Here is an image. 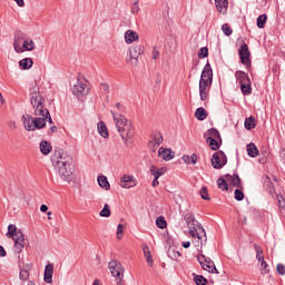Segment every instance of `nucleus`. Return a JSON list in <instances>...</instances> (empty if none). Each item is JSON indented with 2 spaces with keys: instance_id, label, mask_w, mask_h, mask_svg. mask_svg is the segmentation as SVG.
Returning <instances> with one entry per match:
<instances>
[{
  "instance_id": "38",
  "label": "nucleus",
  "mask_w": 285,
  "mask_h": 285,
  "mask_svg": "<svg viewBox=\"0 0 285 285\" xmlns=\"http://www.w3.org/2000/svg\"><path fill=\"white\" fill-rule=\"evenodd\" d=\"M217 186L220 190H228V183H226V178L223 177L217 179Z\"/></svg>"
},
{
  "instance_id": "60",
  "label": "nucleus",
  "mask_w": 285,
  "mask_h": 285,
  "mask_svg": "<svg viewBox=\"0 0 285 285\" xmlns=\"http://www.w3.org/2000/svg\"><path fill=\"white\" fill-rule=\"evenodd\" d=\"M154 188H157L159 186V178L154 177L153 184Z\"/></svg>"
},
{
  "instance_id": "13",
  "label": "nucleus",
  "mask_w": 285,
  "mask_h": 285,
  "mask_svg": "<svg viewBox=\"0 0 285 285\" xmlns=\"http://www.w3.org/2000/svg\"><path fill=\"white\" fill-rule=\"evenodd\" d=\"M122 188H135L137 186V180H135V177L132 175H124L120 178V184Z\"/></svg>"
},
{
  "instance_id": "63",
  "label": "nucleus",
  "mask_w": 285,
  "mask_h": 285,
  "mask_svg": "<svg viewBox=\"0 0 285 285\" xmlns=\"http://www.w3.org/2000/svg\"><path fill=\"white\" fill-rule=\"evenodd\" d=\"M40 210L41 213H48V205H41Z\"/></svg>"
},
{
  "instance_id": "44",
  "label": "nucleus",
  "mask_w": 285,
  "mask_h": 285,
  "mask_svg": "<svg viewBox=\"0 0 285 285\" xmlns=\"http://www.w3.org/2000/svg\"><path fill=\"white\" fill-rule=\"evenodd\" d=\"M222 30H223L225 37H230V35H233V29L230 28V26H228V23H224L222 26Z\"/></svg>"
},
{
  "instance_id": "62",
  "label": "nucleus",
  "mask_w": 285,
  "mask_h": 285,
  "mask_svg": "<svg viewBox=\"0 0 285 285\" xmlns=\"http://www.w3.org/2000/svg\"><path fill=\"white\" fill-rule=\"evenodd\" d=\"M48 121L49 124H52V117H50V114L45 116V124Z\"/></svg>"
},
{
  "instance_id": "5",
  "label": "nucleus",
  "mask_w": 285,
  "mask_h": 285,
  "mask_svg": "<svg viewBox=\"0 0 285 285\" xmlns=\"http://www.w3.org/2000/svg\"><path fill=\"white\" fill-rule=\"evenodd\" d=\"M31 106L33 108L35 118L43 119V121H46V116H48L50 111L46 108V99L43 98V96H41V94H32Z\"/></svg>"
},
{
  "instance_id": "32",
  "label": "nucleus",
  "mask_w": 285,
  "mask_h": 285,
  "mask_svg": "<svg viewBox=\"0 0 285 285\" xmlns=\"http://www.w3.org/2000/svg\"><path fill=\"white\" fill-rule=\"evenodd\" d=\"M206 144H208L212 150H219V139H216V138L206 139Z\"/></svg>"
},
{
  "instance_id": "46",
  "label": "nucleus",
  "mask_w": 285,
  "mask_h": 285,
  "mask_svg": "<svg viewBox=\"0 0 285 285\" xmlns=\"http://www.w3.org/2000/svg\"><path fill=\"white\" fill-rule=\"evenodd\" d=\"M261 271H262V275H268V273H271V269H268V265L266 264V261H261Z\"/></svg>"
},
{
  "instance_id": "3",
  "label": "nucleus",
  "mask_w": 285,
  "mask_h": 285,
  "mask_svg": "<svg viewBox=\"0 0 285 285\" xmlns=\"http://www.w3.org/2000/svg\"><path fill=\"white\" fill-rule=\"evenodd\" d=\"M185 222L189 230L190 237H193L194 239L195 238L198 239L196 246H204V242H208V237L206 236V229L202 227V224H199V220L195 219V215L186 214Z\"/></svg>"
},
{
  "instance_id": "59",
  "label": "nucleus",
  "mask_w": 285,
  "mask_h": 285,
  "mask_svg": "<svg viewBox=\"0 0 285 285\" xmlns=\"http://www.w3.org/2000/svg\"><path fill=\"white\" fill-rule=\"evenodd\" d=\"M6 248H3V246L0 245V257H6Z\"/></svg>"
},
{
  "instance_id": "49",
  "label": "nucleus",
  "mask_w": 285,
  "mask_h": 285,
  "mask_svg": "<svg viewBox=\"0 0 285 285\" xmlns=\"http://www.w3.org/2000/svg\"><path fill=\"white\" fill-rule=\"evenodd\" d=\"M124 228L125 226L122 224H119L117 227V239H121V235H124Z\"/></svg>"
},
{
  "instance_id": "51",
  "label": "nucleus",
  "mask_w": 285,
  "mask_h": 285,
  "mask_svg": "<svg viewBox=\"0 0 285 285\" xmlns=\"http://www.w3.org/2000/svg\"><path fill=\"white\" fill-rule=\"evenodd\" d=\"M277 198V202H278V205H279V208H284L285 209V199H284V196H276Z\"/></svg>"
},
{
  "instance_id": "10",
  "label": "nucleus",
  "mask_w": 285,
  "mask_h": 285,
  "mask_svg": "<svg viewBox=\"0 0 285 285\" xmlns=\"http://www.w3.org/2000/svg\"><path fill=\"white\" fill-rule=\"evenodd\" d=\"M144 55L141 46H135L129 49V59H127L130 66H139V57Z\"/></svg>"
},
{
  "instance_id": "53",
  "label": "nucleus",
  "mask_w": 285,
  "mask_h": 285,
  "mask_svg": "<svg viewBox=\"0 0 285 285\" xmlns=\"http://www.w3.org/2000/svg\"><path fill=\"white\" fill-rule=\"evenodd\" d=\"M227 163H228V158L226 157V154H224V151H222L220 164H223V167H224V166H226Z\"/></svg>"
},
{
  "instance_id": "34",
  "label": "nucleus",
  "mask_w": 285,
  "mask_h": 285,
  "mask_svg": "<svg viewBox=\"0 0 285 285\" xmlns=\"http://www.w3.org/2000/svg\"><path fill=\"white\" fill-rule=\"evenodd\" d=\"M167 255L170 259H179V257H181V253L176 250L174 247L168 249Z\"/></svg>"
},
{
  "instance_id": "39",
  "label": "nucleus",
  "mask_w": 285,
  "mask_h": 285,
  "mask_svg": "<svg viewBox=\"0 0 285 285\" xmlns=\"http://www.w3.org/2000/svg\"><path fill=\"white\" fill-rule=\"evenodd\" d=\"M240 90H242L243 95H250V92H253V89L250 88V81L247 83H242Z\"/></svg>"
},
{
  "instance_id": "21",
  "label": "nucleus",
  "mask_w": 285,
  "mask_h": 285,
  "mask_svg": "<svg viewBox=\"0 0 285 285\" xmlns=\"http://www.w3.org/2000/svg\"><path fill=\"white\" fill-rule=\"evenodd\" d=\"M215 4L220 14H226V11L228 10V0H215Z\"/></svg>"
},
{
  "instance_id": "54",
  "label": "nucleus",
  "mask_w": 285,
  "mask_h": 285,
  "mask_svg": "<svg viewBox=\"0 0 285 285\" xmlns=\"http://www.w3.org/2000/svg\"><path fill=\"white\" fill-rule=\"evenodd\" d=\"M153 59H154V60L159 59V51L157 50V47H154V50H153Z\"/></svg>"
},
{
  "instance_id": "15",
  "label": "nucleus",
  "mask_w": 285,
  "mask_h": 285,
  "mask_svg": "<svg viewBox=\"0 0 285 285\" xmlns=\"http://www.w3.org/2000/svg\"><path fill=\"white\" fill-rule=\"evenodd\" d=\"M158 157L165 161H170V159H175V151H173L170 148L160 147L158 149Z\"/></svg>"
},
{
  "instance_id": "55",
  "label": "nucleus",
  "mask_w": 285,
  "mask_h": 285,
  "mask_svg": "<svg viewBox=\"0 0 285 285\" xmlns=\"http://www.w3.org/2000/svg\"><path fill=\"white\" fill-rule=\"evenodd\" d=\"M149 148L153 150V153H157V148H159V147H157V145H155V141H149Z\"/></svg>"
},
{
  "instance_id": "43",
  "label": "nucleus",
  "mask_w": 285,
  "mask_h": 285,
  "mask_svg": "<svg viewBox=\"0 0 285 285\" xmlns=\"http://www.w3.org/2000/svg\"><path fill=\"white\" fill-rule=\"evenodd\" d=\"M199 195H200L202 199H205L206 202H210V196H208V188L203 187L199 190Z\"/></svg>"
},
{
  "instance_id": "57",
  "label": "nucleus",
  "mask_w": 285,
  "mask_h": 285,
  "mask_svg": "<svg viewBox=\"0 0 285 285\" xmlns=\"http://www.w3.org/2000/svg\"><path fill=\"white\" fill-rule=\"evenodd\" d=\"M181 159H183V161H184L185 164H190V156L185 155V156L181 157Z\"/></svg>"
},
{
  "instance_id": "23",
  "label": "nucleus",
  "mask_w": 285,
  "mask_h": 285,
  "mask_svg": "<svg viewBox=\"0 0 285 285\" xmlns=\"http://www.w3.org/2000/svg\"><path fill=\"white\" fill-rule=\"evenodd\" d=\"M142 252L148 266L153 267L154 261H153V254L150 253V247H148V245H142Z\"/></svg>"
},
{
  "instance_id": "29",
  "label": "nucleus",
  "mask_w": 285,
  "mask_h": 285,
  "mask_svg": "<svg viewBox=\"0 0 285 285\" xmlns=\"http://www.w3.org/2000/svg\"><path fill=\"white\" fill-rule=\"evenodd\" d=\"M247 155L249 157H257V155H259V149H257V146L254 142L247 145Z\"/></svg>"
},
{
  "instance_id": "52",
  "label": "nucleus",
  "mask_w": 285,
  "mask_h": 285,
  "mask_svg": "<svg viewBox=\"0 0 285 285\" xmlns=\"http://www.w3.org/2000/svg\"><path fill=\"white\" fill-rule=\"evenodd\" d=\"M100 88H101V90H104L107 95L110 94V86H109L108 83L102 82V83L100 85Z\"/></svg>"
},
{
  "instance_id": "36",
  "label": "nucleus",
  "mask_w": 285,
  "mask_h": 285,
  "mask_svg": "<svg viewBox=\"0 0 285 285\" xmlns=\"http://www.w3.org/2000/svg\"><path fill=\"white\" fill-rule=\"evenodd\" d=\"M245 128L247 130H253V128H255V117L250 116L249 118L245 119Z\"/></svg>"
},
{
  "instance_id": "30",
  "label": "nucleus",
  "mask_w": 285,
  "mask_h": 285,
  "mask_svg": "<svg viewBox=\"0 0 285 285\" xmlns=\"http://www.w3.org/2000/svg\"><path fill=\"white\" fill-rule=\"evenodd\" d=\"M195 117L196 119H198V121H204V119L208 117V114L206 112V109H204L203 107H199L195 111Z\"/></svg>"
},
{
  "instance_id": "14",
  "label": "nucleus",
  "mask_w": 285,
  "mask_h": 285,
  "mask_svg": "<svg viewBox=\"0 0 285 285\" xmlns=\"http://www.w3.org/2000/svg\"><path fill=\"white\" fill-rule=\"evenodd\" d=\"M26 39V35L23 33H18L14 36V39H13V49H14V52H17L18 55H21L23 52V41Z\"/></svg>"
},
{
  "instance_id": "12",
  "label": "nucleus",
  "mask_w": 285,
  "mask_h": 285,
  "mask_svg": "<svg viewBox=\"0 0 285 285\" xmlns=\"http://www.w3.org/2000/svg\"><path fill=\"white\" fill-rule=\"evenodd\" d=\"M239 59L244 66H250V51L248 45L243 43L238 50Z\"/></svg>"
},
{
  "instance_id": "1",
  "label": "nucleus",
  "mask_w": 285,
  "mask_h": 285,
  "mask_svg": "<svg viewBox=\"0 0 285 285\" xmlns=\"http://www.w3.org/2000/svg\"><path fill=\"white\" fill-rule=\"evenodd\" d=\"M53 166L57 170L60 178L63 179V181H72L75 179V167L72 166V156L68 155L67 153L59 151L56 156V159H53Z\"/></svg>"
},
{
  "instance_id": "7",
  "label": "nucleus",
  "mask_w": 285,
  "mask_h": 285,
  "mask_svg": "<svg viewBox=\"0 0 285 285\" xmlns=\"http://www.w3.org/2000/svg\"><path fill=\"white\" fill-rule=\"evenodd\" d=\"M22 124L24 129L28 132H32L35 130H41V128H46V122L42 118H33L30 115L22 116Z\"/></svg>"
},
{
  "instance_id": "11",
  "label": "nucleus",
  "mask_w": 285,
  "mask_h": 285,
  "mask_svg": "<svg viewBox=\"0 0 285 285\" xmlns=\"http://www.w3.org/2000/svg\"><path fill=\"white\" fill-rule=\"evenodd\" d=\"M108 268L112 275V277H115L116 279L119 277H124V265L121 264V262L118 261H111L108 264Z\"/></svg>"
},
{
  "instance_id": "50",
  "label": "nucleus",
  "mask_w": 285,
  "mask_h": 285,
  "mask_svg": "<svg viewBox=\"0 0 285 285\" xmlns=\"http://www.w3.org/2000/svg\"><path fill=\"white\" fill-rule=\"evenodd\" d=\"M276 271H277L278 275H285V265L284 264H278L276 266Z\"/></svg>"
},
{
  "instance_id": "19",
  "label": "nucleus",
  "mask_w": 285,
  "mask_h": 285,
  "mask_svg": "<svg viewBox=\"0 0 285 285\" xmlns=\"http://www.w3.org/2000/svg\"><path fill=\"white\" fill-rule=\"evenodd\" d=\"M52 273H55V265L48 264L45 267V282H46V284H52Z\"/></svg>"
},
{
  "instance_id": "41",
  "label": "nucleus",
  "mask_w": 285,
  "mask_h": 285,
  "mask_svg": "<svg viewBox=\"0 0 285 285\" xmlns=\"http://www.w3.org/2000/svg\"><path fill=\"white\" fill-rule=\"evenodd\" d=\"M100 217H110V205L105 204L104 208L99 213Z\"/></svg>"
},
{
  "instance_id": "24",
  "label": "nucleus",
  "mask_w": 285,
  "mask_h": 285,
  "mask_svg": "<svg viewBox=\"0 0 285 285\" xmlns=\"http://www.w3.org/2000/svg\"><path fill=\"white\" fill-rule=\"evenodd\" d=\"M205 137L206 139H218L219 141H222V136L219 135V131L215 128L208 129L205 132Z\"/></svg>"
},
{
  "instance_id": "22",
  "label": "nucleus",
  "mask_w": 285,
  "mask_h": 285,
  "mask_svg": "<svg viewBox=\"0 0 285 285\" xmlns=\"http://www.w3.org/2000/svg\"><path fill=\"white\" fill-rule=\"evenodd\" d=\"M139 40V35L132 30H127L125 32V41L126 43H132L134 41Z\"/></svg>"
},
{
  "instance_id": "18",
  "label": "nucleus",
  "mask_w": 285,
  "mask_h": 285,
  "mask_svg": "<svg viewBox=\"0 0 285 285\" xmlns=\"http://www.w3.org/2000/svg\"><path fill=\"white\" fill-rule=\"evenodd\" d=\"M235 78H236V81H238L239 86L242 83L247 85L250 81V78L248 77V73H246L242 70H238V71L235 72Z\"/></svg>"
},
{
  "instance_id": "28",
  "label": "nucleus",
  "mask_w": 285,
  "mask_h": 285,
  "mask_svg": "<svg viewBox=\"0 0 285 285\" xmlns=\"http://www.w3.org/2000/svg\"><path fill=\"white\" fill-rule=\"evenodd\" d=\"M32 63H35V61H32V58H23L19 61V66L23 70H30V68H32Z\"/></svg>"
},
{
  "instance_id": "37",
  "label": "nucleus",
  "mask_w": 285,
  "mask_h": 285,
  "mask_svg": "<svg viewBox=\"0 0 285 285\" xmlns=\"http://www.w3.org/2000/svg\"><path fill=\"white\" fill-rule=\"evenodd\" d=\"M268 20V17L266 14H261L257 18V28H264L266 26V21Z\"/></svg>"
},
{
  "instance_id": "64",
  "label": "nucleus",
  "mask_w": 285,
  "mask_h": 285,
  "mask_svg": "<svg viewBox=\"0 0 285 285\" xmlns=\"http://www.w3.org/2000/svg\"><path fill=\"white\" fill-rule=\"evenodd\" d=\"M117 285H124V277L116 278Z\"/></svg>"
},
{
  "instance_id": "4",
  "label": "nucleus",
  "mask_w": 285,
  "mask_h": 285,
  "mask_svg": "<svg viewBox=\"0 0 285 285\" xmlns=\"http://www.w3.org/2000/svg\"><path fill=\"white\" fill-rule=\"evenodd\" d=\"M210 86H213V68L210 67V63L207 62L199 80V95L202 101H206V98L208 97V88H210Z\"/></svg>"
},
{
  "instance_id": "45",
  "label": "nucleus",
  "mask_w": 285,
  "mask_h": 285,
  "mask_svg": "<svg viewBox=\"0 0 285 285\" xmlns=\"http://www.w3.org/2000/svg\"><path fill=\"white\" fill-rule=\"evenodd\" d=\"M19 277L22 282H28V279L30 278V273H28V269H21Z\"/></svg>"
},
{
  "instance_id": "27",
  "label": "nucleus",
  "mask_w": 285,
  "mask_h": 285,
  "mask_svg": "<svg viewBox=\"0 0 285 285\" xmlns=\"http://www.w3.org/2000/svg\"><path fill=\"white\" fill-rule=\"evenodd\" d=\"M166 167L157 168L156 166L150 167V175H153L156 179H159L161 175H165Z\"/></svg>"
},
{
  "instance_id": "17",
  "label": "nucleus",
  "mask_w": 285,
  "mask_h": 285,
  "mask_svg": "<svg viewBox=\"0 0 285 285\" xmlns=\"http://www.w3.org/2000/svg\"><path fill=\"white\" fill-rule=\"evenodd\" d=\"M222 151L214 153L212 157V166L215 169L224 168V164H222Z\"/></svg>"
},
{
  "instance_id": "48",
  "label": "nucleus",
  "mask_w": 285,
  "mask_h": 285,
  "mask_svg": "<svg viewBox=\"0 0 285 285\" xmlns=\"http://www.w3.org/2000/svg\"><path fill=\"white\" fill-rule=\"evenodd\" d=\"M206 57H208V49L206 47H203L198 52V58L206 59Z\"/></svg>"
},
{
  "instance_id": "9",
  "label": "nucleus",
  "mask_w": 285,
  "mask_h": 285,
  "mask_svg": "<svg viewBox=\"0 0 285 285\" xmlns=\"http://www.w3.org/2000/svg\"><path fill=\"white\" fill-rule=\"evenodd\" d=\"M198 263L200 264L203 271H207V273H216L217 275L219 272L217 271V267L215 266V263L210 257H206V255L200 254L197 257Z\"/></svg>"
},
{
  "instance_id": "26",
  "label": "nucleus",
  "mask_w": 285,
  "mask_h": 285,
  "mask_svg": "<svg viewBox=\"0 0 285 285\" xmlns=\"http://www.w3.org/2000/svg\"><path fill=\"white\" fill-rule=\"evenodd\" d=\"M98 132L104 139H108L110 134H108V127H106V122L99 121L98 122Z\"/></svg>"
},
{
  "instance_id": "42",
  "label": "nucleus",
  "mask_w": 285,
  "mask_h": 285,
  "mask_svg": "<svg viewBox=\"0 0 285 285\" xmlns=\"http://www.w3.org/2000/svg\"><path fill=\"white\" fill-rule=\"evenodd\" d=\"M194 282L197 285H206V284H208V281L204 276H202V275H196L194 277Z\"/></svg>"
},
{
  "instance_id": "25",
  "label": "nucleus",
  "mask_w": 285,
  "mask_h": 285,
  "mask_svg": "<svg viewBox=\"0 0 285 285\" xmlns=\"http://www.w3.org/2000/svg\"><path fill=\"white\" fill-rule=\"evenodd\" d=\"M40 153H42V155H50V153H52V145H50L48 140H42L40 142Z\"/></svg>"
},
{
  "instance_id": "31",
  "label": "nucleus",
  "mask_w": 285,
  "mask_h": 285,
  "mask_svg": "<svg viewBox=\"0 0 285 285\" xmlns=\"http://www.w3.org/2000/svg\"><path fill=\"white\" fill-rule=\"evenodd\" d=\"M98 185L100 188H105V190H110V183H108V177L106 176L98 177Z\"/></svg>"
},
{
  "instance_id": "33",
  "label": "nucleus",
  "mask_w": 285,
  "mask_h": 285,
  "mask_svg": "<svg viewBox=\"0 0 285 285\" xmlns=\"http://www.w3.org/2000/svg\"><path fill=\"white\" fill-rule=\"evenodd\" d=\"M150 141H154L155 146L159 147L161 146V144H164V137L159 132H156L153 135V138Z\"/></svg>"
},
{
  "instance_id": "16",
  "label": "nucleus",
  "mask_w": 285,
  "mask_h": 285,
  "mask_svg": "<svg viewBox=\"0 0 285 285\" xmlns=\"http://www.w3.org/2000/svg\"><path fill=\"white\" fill-rule=\"evenodd\" d=\"M225 179L226 181H228L229 184H232V186H235V188H244V184H242V178H239V175L234 174H227L225 175Z\"/></svg>"
},
{
  "instance_id": "61",
  "label": "nucleus",
  "mask_w": 285,
  "mask_h": 285,
  "mask_svg": "<svg viewBox=\"0 0 285 285\" xmlns=\"http://www.w3.org/2000/svg\"><path fill=\"white\" fill-rule=\"evenodd\" d=\"M181 246H183V248H190V242L189 240L183 242Z\"/></svg>"
},
{
  "instance_id": "8",
  "label": "nucleus",
  "mask_w": 285,
  "mask_h": 285,
  "mask_svg": "<svg viewBox=\"0 0 285 285\" xmlns=\"http://www.w3.org/2000/svg\"><path fill=\"white\" fill-rule=\"evenodd\" d=\"M71 91L77 97H86L88 95V86L86 85V78L77 77V82L71 88Z\"/></svg>"
},
{
  "instance_id": "6",
  "label": "nucleus",
  "mask_w": 285,
  "mask_h": 285,
  "mask_svg": "<svg viewBox=\"0 0 285 285\" xmlns=\"http://www.w3.org/2000/svg\"><path fill=\"white\" fill-rule=\"evenodd\" d=\"M7 237H11L13 239L16 252L21 253V250H23V247L26 246V237L21 229H17L16 225L8 226Z\"/></svg>"
},
{
  "instance_id": "58",
  "label": "nucleus",
  "mask_w": 285,
  "mask_h": 285,
  "mask_svg": "<svg viewBox=\"0 0 285 285\" xmlns=\"http://www.w3.org/2000/svg\"><path fill=\"white\" fill-rule=\"evenodd\" d=\"M16 1L17 6H19V8H23V6H26V2L23 0H13Z\"/></svg>"
},
{
  "instance_id": "20",
  "label": "nucleus",
  "mask_w": 285,
  "mask_h": 285,
  "mask_svg": "<svg viewBox=\"0 0 285 285\" xmlns=\"http://www.w3.org/2000/svg\"><path fill=\"white\" fill-rule=\"evenodd\" d=\"M35 48H36L35 47V41L24 36V40L22 42V52H26V51L32 52V50H35Z\"/></svg>"
},
{
  "instance_id": "35",
  "label": "nucleus",
  "mask_w": 285,
  "mask_h": 285,
  "mask_svg": "<svg viewBox=\"0 0 285 285\" xmlns=\"http://www.w3.org/2000/svg\"><path fill=\"white\" fill-rule=\"evenodd\" d=\"M254 248L256 250V259H258V262H263L264 261V250H262V247L257 244H254Z\"/></svg>"
},
{
  "instance_id": "2",
  "label": "nucleus",
  "mask_w": 285,
  "mask_h": 285,
  "mask_svg": "<svg viewBox=\"0 0 285 285\" xmlns=\"http://www.w3.org/2000/svg\"><path fill=\"white\" fill-rule=\"evenodd\" d=\"M110 115L114 119L117 132H119L122 141H128V139H132V137H135V128L130 122H128L126 116L115 112L112 110H110Z\"/></svg>"
},
{
  "instance_id": "40",
  "label": "nucleus",
  "mask_w": 285,
  "mask_h": 285,
  "mask_svg": "<svg viewBox=\"0 0 285 285\" xmlns=\"http://www.w3.org/2000/svg\"><path fill=\"white\" fill-rule=\"evenodd\" d=\"M156 226L158 228H166L168 226V223H166V219L164 218V216H159L157 219H156Z\"/></svg>"
},
{
  "instance_id": "47",
  "label": "nucleus",
  "mask_w": 285,
  "mask_h": 285,
  "mask_svg": "<svg viewBox=\"0 0 285 285\" xmlns=\"http://www.w3.org/2000/svg\"><path fill=\"white\" fill-rule=\"evenodd\" d=\"M234 197L236 202H243L244 200V191L242 189H235Z\"/></svg>"
},
{
  "instance_id": "56",
  "label": "nucleus",
  "mask_w": 285,
  "mask_h": 285,
  "mask_svg": "<svg viewBox=\"0 0 285 285\" xmlns=\"http://www.w3.org/2000/svg\"><path fill=\"white\" fill-rule=\"evenodd\" d=\"M190 159V164H197V154H193L191 156H189Z\"/></svg>"
}]
</instances>
